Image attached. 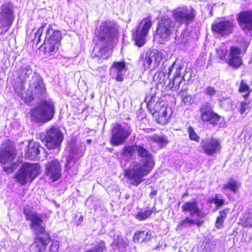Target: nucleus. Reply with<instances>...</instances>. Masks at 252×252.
Listing matches in <instances>:
<instances>
[{"label": "nucleus", "instance_id": "1", "mask_svg": "<svg viewBox=\"0 0 252 252\" xmlns=\"http://www.w3.org/2000/svg\"><path fill=\"white\" fill-rule=\"evenodd\" d=\"M138 156L141 158L139 161L130 163L125 170V176L130 181V184L138 186L144 181V177L147 176L155 165L153 156L144 145H136Z\"/></svg>", "mask_w": 252, "mask_h": 252}, {"label": "nucleus", "instance_id": "2", "mask_svg": "<svg viewBox=\"0 0 252 252\" xmlns=\"http://www.w3.org/2000/svg\"><path fill=\"white\" fill-rule=\"evenodd\" d=\"M118 30L115 25L110 22L102 23L99 26L98 41L94 47L92 56L93 58L100 60L105 59L109 57L108 47L116 38Z\"/></svg>", "mask_w": 252, "mask_h": 252}, {"label": "nucleus", "instance_id": "3", "mask_svg": "<svg viewBox=\"0 0 252 252\" xmlns=\"http://www.w3.org/2000/svg\"><path fill=\"white\" fill-rule=\"evenodd\" d=\"M54 112L53 102L50 100H45L31 109V118L33 121L46 123L53 118Z\"/></svg>", "mask_w": 252, "mask_h": 252}, {"label": "nucleus", "instance_id": "4", "mask_svg": "<svg viewBox=\"0 0 252 252\" xmlns=\"http://www.w3.org/2000/svg\"><path fill=\"white\" fill-rule=\"evenodd\" d=\"M178 29L175 21L170 17H162L157 25L155 37L160 43L163 44L168 41L170 35Z\"/></svg>", "mask_w": 252, "mask_h": 252}, {"label": "nucleus", "instance_id": "5", "mask_svg": "<svg viewBox=\"0 0 252 252\" xmlns=\"http://www.w3.org/2000/svg\"><path fill=\"white\" fill-rule=\"evenodd\" d=\"M40 173L38 164L25 162L22 164L14 175L15 180L21 185L32 181Z\"/></svg>", "mask_w": 252, "mask_h": 252}, {"label": "nucleus", "instance_id": "6", "mask_svg": "<svg viewBox=\"0 0 252 252\" xmlns=\"http://www.w3.org/2000/svg\"><path fill=\"white\" fill-rule=\"evenodd\" d=\"M16 149L13 146H7L0 149V163L2 166L3 171L6 174H10L19 165L18 162L15 160Z\"/></svg>", "mask_w": 252, "mask_h": 252}, {"label": "nucleus", "instance_id": "7", "mask_svg": "<svg viewBox=\"0 0 252 252\" xmlns=\"http://www.w3.org/2000/svg\"><path fill=\"white\" fill-rule=\"evenodd\" d=\"M175 67L176 71L174 73V76L173 79L170 80L166 88L168 90H172L173 91H180V92H183L188 90L187 86L185 85L186 80L184 79L185 74L181 73V71L183 67L180 65H176L174 62L172 65L168 67V77L170 75L173 69Z\"/></svg>", "mask_w": 252, "mask_h": 252}, {"label": "nucleus", "instance_id": "8", "mask_svg": "<svg viewBox=\"0 0 252 252\" xmlns=\"http://www.w3.org/2000/svg\"><path fill=\"white\" fill-rule=\"evenodd\" d=\"M172 13L173 20L178 28L183 24L188 26L194 20L196 15L195 11L190 6L178 7L174 9Z\"/></svg>", "mask_w": 252, "mask_h": 252}, {"label": "nucleus", "instance_id": "9", "mask_svg": "<svg viewBox=\"0 0 252 252\" xmlns=\"http://www.w3.org/2000/svg\"><path fill=\"white\" fill-rule=\"evenodd\" d=\"M152 27L151 19L150 17L143 18L139 23L138 26L133 31L132 38L135 45L142 47L146 41L147 35Z\"/></svg>", "mask_w": 252, "mask_h": 252}, {"label": "nucleus", "instance_id": "10", "mask_svg": "<svg viewBox=\"0 0 252 252\" xmlns=\"http://www.w3.org/2000/svg\"><path fill=\"white\" fill-rule=\"evenodd\" d=\"M62 34L60 31L54 30L50 25L46 28L44 41L46 52L50 54L57 51L60 45Z\"/></svg>", "mask_w": 252, "mask_h": 252}, {"label": "nucleus", "instance_id": "11", "mask_svg": "<svg viewBox=\"0 0 252 252\" xmlns=\"http://www.w3.org/2000/svg\"><path fill=\"white\" fill-rule=\"evenodd\" d=\"M63 139V135L59 128L52 127L44 135L43 142L49 149H58Z\"/></svg>", "mask_w": 252, "mask_h": 252}, {"label": "nucleus", "instance_id": "12", "mask_svg": "<svg viewBox=\"0 0 252 252\" xmlns=\"http://www.w3.org/2000/svg\"><path fill=\"white\" fill-rule=\"evenodd\" d=\"M235 24L233 20L223 19L212 24L211 30L217 36L225 37L233 33Z\"/></svg>", "mask_w": 252, "mask_h": 252}, {"label": "nucleus", "instance_id": "13", "mask_svg": "<svg viewBox=\"0 0 252 252\" xmlns=\"http://www.w3.org/2000/svg\"><path fill=\"white\" fill-rule=\"evenodd\" d=\"M14 19L13 4L10 2L3 4L0 12V23L2 27L7 28L5 32L11 26Z\"/></svg>", "mask_w": 252, "mask_h": 252}, {"label": "nucleus", "instance_id": "14", "mask_svg": "<svg viewBox=\"0 0 252 252\" xmlns=\"http://www.w3.org/2000/svg\"><path fill=\"white\" fill-rule=\"evenodd\" d=\"M129 127L123 126L120 124H116L112 130L111 144L114 146H118L123 144L130 134Z\"/></svg>", "mask_w": 252, "mask_h": 252}, {"label": "nucleus", "instance_id": "15", "mask_svg": "<svg viewBox=\"0 0 252 252\" xmlns=\"http://www.w3.org/2000/svg\"><path fill=\"white\" fill-rule=\"evenodd\" d=\"M27 220L31 221L30 228L37 235L48 234L45 231V225L41 216L35 213H29L26 214Z\"/></svg>", "mask_w": 252, "mask_h": 252}, {"label": "nucleus", "instance_id": "16", "mask_svg": "<svg viewBox=\"0 0 252 252\" xmlns=\"http://www.w3.org/2000/svg\"><path fill=\"white\" fill-rule=\"evenodd\" d=\"M200 118L203 122H210L213 125H216L220 121V117L214 113L211 104L205 103L201 105L199 109Z\"/></svg>", "mask_w": 252, "mask_h": 252}, {"label": "nucleus", "instance_id": "17", "mask_svg": "<svg viewBox=\"0 0 252 252\" xmlns=\"http://www.w3.org/2000/svg\"><path fill=\"white\" fill-rule=\"evenodd\" d=\"M200 146L203 152L209 156L216 153L221 147L219 140L213 137H207L202 139Z\"/></svg>", "mask_w": 252, "mask_h": 252}, {"label": "nucleus", "instance_id": "18", "mask_svg": "<svg viewBox=\"0 0 252 252\" xmlns=\"http://www.w3.org/2000/svg\"><path fill=\"white\" fill-rule=\"evenodd\" d=\"M152 58L155 59V66H158L162 59V55L158 51L155 50L141 55L139 62L142 64L145 70L151 67Z\"/></svg>", "mask_w": 252, "mask_h": 252}, {"label": "nucleus", "instance_id": "19", "mask_svg": "<svg viewBox=\"0 0 252 252\" xmlns=\"http://www.w3.org/2000/svg\"><path fill=\"white\" fill-rule=\"evenodd\" d=\"M61 172V165L57 159L48 161L46 165V175L53 182L56 181L60 178L62 175Z\"/></svg>", "mask_w": 252, "mask_h": 252}, {"label": "nucleus", "instance_id": "20", "mask_svg": "<svg viewBox=\"0 0 252 252\" xmlns=\"http://www.w3.org/2000/svg\"><path fill=\"white\" fill-rule=\"evenodd\" d=\"M126 71L125 63L124 62H115L110 68V75L113 78L118 82H122L123 76Z\"/></svg>", "mask_w": 252, "mask_h": 252}, {"label": "nucleus", "instance_id": "21", "mask_svg": "<svg viewBox=\"0 0 252 252\" xmlns=\"http://www.w3.org/2000/svg\"><path fill=\"white\" fill-rule=\"evenodd\" d=\"M241 50L237 47L232 46L228 54V60L227 61L229 65L235 68H238L242 64L241 56Z\"/></svg>", "mask_w": 252, "mask_h": 252}, {"label": "nucleus", "instance_id": "22", "mask_svg": "<svg viewBox=\"0 0 252 252\" xmlns=\"http://www.w3.org/2000/svg\"><path fill=\"white\" fill-rule=\"evenodd\" d=\"M237 20L243 30L252 31V11L240 12L238 15Z\"/></svg>", "mask_w": 252, "mask_h": 252}, {"label": "nucleus", "instance_id": "23", "mask_svg": "<svg viewBox=\"0 0 252 252\" xmlns=\"http://www.w3.org/2000/svg\"><path fill=\"white\" fill-rule=\"evenodd\" d=\"M50 241V238L48 234H44V237L37 235L33 245V251L34 252H44Z\"/></svg>", "mask_w": 252, "mask_h": 252}, {"label": "nucleus", "instance_id": "24", "mask_svg": "<svg viewBox=\"0 0 252 252\" xmlns=\"http://www.w3.org/2000/svg\"><path fill=\"white\" fill-rule=\"evenodd\" d=\"M182 210L183 212H189L191 217H204L201 215V211L198 207V203L195 201L185 202L182 206Z\"/></svg>", "mask_w": 252, "mask_h": 252}, {"label": "nucleus", "instance_id": "25", "mask_svg": "<svg viewBox=\"0 0 252 252\" xmlns=\"http://www.w3.org/2000/svg\"><path fill=\"white\" fill-rule=\"evenodd\" d=\"M31 88H34L33 93L37 94L44 93L46 89L41 77L36 73L32 76V81L30 83Z\"/></svg>", "mask_w": 252, "mask_h": 252}, {"label": "nucleus", "instance_id": "26", "mask_svg": "<svg viewBox=\"0 0 252 252\" xmlns=\"http://www.w3.org/2000/svg\"><path fill=\"white\" fill-rule=\"evenodd\" d=\"M39 145L37 143L32 141L29 142L28 148L25 152V157L29 159H33L39 154Z\"/></svg>", "mask_w": 252, "mask_h": 252}, {"label": "nucleus", "instance_id": "27", "mask_svg": "<svg viewBox=\"0 0 252 252\" xmlns=\"http://www.w3.org/2000/svg\"><path fill=\"white\" fill-rule=\"evenodd\" d=\"M152 231L150 230L137 231L133 236V241L135 242H147L152 238Z\"/></svg>", "mask_w": 252, "mask_h": 252}, {"label": "nucleus", "instance_id": "28", "mask_svg": "<svg viewBox=\"0 0 252 252\" xmlns=\"http://www.w3.org/2000/svg\"><path fill=\"white\" fill-rule=\"evenodd\" d=\"M18 73L19 79L21 81V83L24 84L30 75L32 74V70L30 65L24 64L21 66Z\"/></svg>", "mask_w": 252, "mask_h": 252}, {"label": "nucleus", "instance_id": "29", "mask_svg": "<svg viewBox=\"0 0 252 252\" xmlns=\"http://www.w3.org/2000/svg\"><path fill=\"white\" fill-rule=\"evenodd\" d=\"M241 186L240 184L237 181L230 179L224 184L222 187L223 190L229 189L233 193H236Z\"/></svg>", "mask_w": 252, "mask_h": 252}, {"label": "nucleus", "instance_id": "30", "mask_svg": "<svg viewBox=\"0 0 252 252\" xmlns=\"http://www.w3.org/2000/svg\"><path fill=\"white\" fill-rule=\"evenodd\" d=\"M194 217H191L190 215L186 217L181 220L177 227V230H181L183 228H188L193 225Z\"/></svg>", "mask_w": 252, "mask_h": 252}, {"label": "nucleus", "instance_id": "31", "mask_svg": "<svg viewBox=\"0 0 252 252\" xmlns=\"http://www.w3.org/2000/svg\"><path fill=\"white\" fill-rule=\"evenodd\" d=\"M123 156L128 160H129L134 152L136 151V145L132 146H126L122 149Z\"/></svg>", "mask_w": 252, "mask_h": 252}, {"label": "nucleus", "instance_id": "32", "mask_svg": "<svg viewBox=\"0 0 252 252\" xmlns=\"http://www.w3.org/2000/svg\"><path fill=\"white\" fill-rule=\"evenodd\" d=\"M239 92L242 94L245 93L243 95V97L245 99H247L250 95V94L252 91L249 86L243 80H242L239 87Z\"/></svg>", "mask_w": 252, "mask_h": 252}, {"label": "nucleus", "instance_id": "33", "mask_svg": "<svg viewBox=\"0 0 252 252\" xmlns=\"http://www.w3.org/2000/svg\"><path fill=\"white\" fill-rule=\"evenodd\" d=\"M155 97H151L150 99L148 100V105L153 108L155 113H158L164 104L163 102H155Z\"/></svg>", "mask_w": 252, "mask_h": 252}, {"label": "nucleus", "instance_id": "34", "mask_svg": "<svg viewBox=\"0 0 252 252\" xmlns=\"http://www.w3.org/2000/svg\"><path fill=\"white\" fill-rule=\"evenodd\" d=\"M151 139L158 143L160 146L164 147L168 143V141L166 136L155 134L150 137Z\"/></svg>", "mask_w": 252, "mask_h": 252}, {"label": "nucleus", "instance_id": "35", "mask_svg": "<svg viewBox=\"0 0 252 252\" xmlns=\"http://www.w3.org/2000/svg\"><path fill=\"white\" fill-rule=\"evenodd\" d=\"M166 76L163 71H158L154 76V81L158 84L165 85Z\"/></svg>", "mask_w": 252, "mask_h": 252}, {"label": "nucleus", "instance_id": "36", "mask_svg": "<svg viewBox=\"0 0 252 252\" xmlns=\"http://www.w3.org/2000/svg\"><path fill=\"white\" fill-rule=\"evenodd\" d=\"M153 209H148L144 211H139L135 215V218L140 221L144 220L147 219L153 212Z\"/></svg>", "mask_w": 252, "mask_h": 252}, {"label": "nucleus", "instance_id": "37", "mask_svg": "<svg viewBox=\"0 0 252 252\" xmlns=\"http://www.w3.org/2000/svg\"><path fill=\"white\" fill-rule=\"evenodd\" d=\"M117 237V239H115L113 243L119 247L120 251H123L128 245L127 240L119 236Z\"/></svg>", "mask_w": 252, "mask_h": 252}, {"label": "nucleus", "instance_id": "38", "mask_svg": "<svg viewBox=\"0 0 252 252\" xmlns=\"http://www.w3.org/2000/svg\"><path fill=\"white\" fill-rule=\"evenodd\" d=\"M46 24L43 23L42 25L38 28L34 34L33 42L36 44L39 43L41 41V36L43 33L44 29L46 27Z\"/></svg>", "mask_w": 252, "mask_h": 252}, {"label": "nucleus", "instance_id": "39", "mask_svg": "<svg viewBox=\"0 0 252 252\" xmlns=\"http://www.w3.org/2000/svg\"><path fill=\"white\" fill-rule=\"evenodd\" d=\"M216 56L220 60H222L225 58L228 53L227 49L224 46L220 47L216 49Z\"/></svg>", "mask_w": 252, "mask_h": 252}, {"label": "nucleus", "instance_id": "40", "mask_svg": "<svg viewBox=\"0 0 252 252\" xmlns=\"http://www.w3.org/2000/svg\"><path fill=\"white\" fill-rule=\"evenodd\" d=\"M188 133L189 135V137L191 140H193L197 142L199 141V136L195 132V131L194 130L193 128L192 127L189 126V127L188 128Z\"/></svg>", "mask_w": 252, "mask_h": 252}, {"label": "nucleus", "instance_id": "41", "mask_svg": "<svg viewBox=\"0 0 252 252\" xmlns=\"http://www.w3.org/2000/svg\"><path fill=\"white\" fill-rule=\"evenodd\" d=\"M212 202L215 203L218 208H220L224 204L225 201L224 199L219 198V195L216 194L214 198L212 199Z\"/></svg>", "mask_w": 252, "mask_h": 252}, {"label": "nucleus", "instance_id": "42", "mask_svg": "<svg viewBox=\"0 0 252 252\" xmlns=\"http://www.w3.org/2000/svg\"><path fill=\"white\" fill-rule=\"evenodd\" d=\"M182 102L187 105H189L194 102V100L190 95H182Z\"/></svg>", "mask_w": 252, "mask_h": 252}, {"label": "nucleus", "instance_id": "43", "mask_svg": "<svg viewBox=\"0 0 252 252\" xmlns=\"http://www.w3.org/2000/svg\"><path fill=\"white\" fill-rule=\"evenodd\" d=\"M204 93L210 97L214 96L216 94V91L215 88L211 86L207 87L204 91Z\"/></svg>", "mask_w": 252, "mask_h": 252}, {"label": "nucleus", "instance_id": "44", "mask_svg": "<svg viewBox=\"0 0 252 252\" xmlns=\"http://www.w3.org/2000/svg\"><path fill=\"white\" fill-rule=\"evenodd\" d=\"M59 248V243L57 240H52L50 246L49 250L51 252H57Z\"/></svg>", "mask_w": 252, "mask_h": 252}, {"label": "nucleus", "instance_id": "45", "mask_svg": "<svg viewBox=\"0 0 252 252\" xmlns=\"http://www.w3.org/2000/svg\"><path fill=\"white\" fill-rule=\"evenodd\" d=\"M167 107L165 105H163L162 108L158 111L157 113H158V117H163L165 119L168 117L167 113Z\"/></svg>", "mask_w": 252, "mask_h": 252}, {"label": "nucleus", "instance_id": "46", "mask_svg": "<svg viewBox=\"0 0 252 252\" xmlns=\"http://www.w3.org/2000/svg\"><path fill=\"white\" fill-rule=\"evenodd\" d=\"M249 102L247 101H242L240 103V112L241 114H243L246 110L249 108Z\"/></svg>", "mask_w": 252, "mask_h": 252}, {"label": "nucleus", "instance_id": "47", "mask_svg": "<svg viewBox=\"0 0 252 252\" xmlns=\"http://www.w3.org/2000/svg\"><path fill=\"white\" fill-rule=\"evenodd\" d=\"M224 219L221 218L219 216L217 217L215 225L216 227L218 229H220L223 227V224L224 222Z\"/></svg>", "mask_w": 252, "mask_h": 252}, {"label": "nucleus", "instance_id": "48", "mask_svg": "<svg viewBox=\"0 0 252 252\" xmlns=\"http://www.w3.org/2000/svg\"><path fill=\"white\" fill-rule=\"evenodd\" d=\"M212 246V243H210L205 241L203 243V246L205 250V252H211L213 249Z\"/></svg>", "mask_w": 252, "mask_h": 252}, {"label": "nucleus", "instance_id": "49", "mask_svg": "<svg viewBox=\"0 0 252 252\" xmlns=\"http://www.w3.org/2000/svg\"><path fill=\"white\" fill-rule=\"evenodd\" d=\"M229 211V209L228 208H225L222 210H220L219 212L220 215L219 216L221 218L225 219L226 218Z\"/></svg>", "mask_w": 252, "mask_h": 252}, {"label": "nucleus", "instance_id": "50", "mask_svg": "<svg viewBox=\"0 0 252 252\" xmlns=\"http://www.w3.org/2000/svg\"><path fill=\"white\" fill-rule=\"evenodd\" d=\"M243 224L246 227H251L252 226V218H246V219L243 221Z\"/></svg>", "mask_w": 252, "mask_h": 252}, {"label": "nucleus", "instance_id": "51", "mask_svg": "<svg viewBox=\"0 0 252 252\" xmlns=\"http://www.w3.org/2000/svg\"><path fill=\"white\" fill-rule=\"evenodd\" d=\"M193 225H196L198 227H200L203 223V220H199L197 219H196L195 216H194V221H193Z\"/></svg>", "mask_w": 252, "mask_h": 252}, {"label": "nucleus", "instance_id": "52", "mask_svg": "<svg viewBox=\"0 0 252 252\" xmlns=\"http://www.w3.org/2000/svg\"><path fill=\"white\" fill-rule=\"evenodd\" d=\"M157 194V191L156 190H153L150 193V197L151 198H153L155 196H156Z\"/></svg>", "mask_w": 252, "mask_h": 252}, {"label": "nucleus", "instance_id": "53", "mask_svg": "<svg viewBox=\"0 0 252 252\" xmlns=\"http://www.w3.org/2000/svg\"><path fill=\"white\" fill-rule=\"evenodd\" d=\"M153 59H152V63H151V67L153 68V69H154L156 67H157L158 66H155V59H154V58H152Z\"/></svg>", "mask_w": 252, "mask_h": 252}, {"label": "nucleus", "instance_id": "54", "mask_svg": "<svg viewBox=\"0 0 252 252\" xmlns=\"http://www.w3.org/2000/svg\"><path fill=\"white\" fill-rule=\"evenodd\" d=\"M71 162V159L69 158L67 159V163H66V167H67L68 166V165L70 164Z\"/></svg>", "mask_w": 252, "mask_h": 252}, {"label": "nucleus", "instance_id": "55", "mask_svg": "<svg viewBox=\"0 0 252 252\" xmlns=\"http://www.w3.org/2000/svg\"><path fill=\"white\" fill-rule=\"evenodd\" d=\"M68 0L69 1V0Z\"/></svg>", "mask_w": 252, "mask_h": 252}]
</instances>
